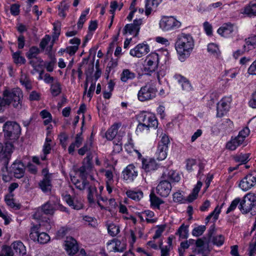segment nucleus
Here are the masks:
<instances>
[{
  "label": "nucleus",
  "instance_id": "22",
  "mask_svg": "<svg viewBox=\"0 0 256 256\" xmlns=\"http://www.w3.org/2000/svg\"><path fill=\"white\" fill-rule=\"evenodd\" d=\"M84 141L82 132L77 134L75 137L74 142H72L68 148V152L70 154H74L75 151V148H79Z\"/></svg>",
  "mask_w": 256,
  "mask_h": 256
},
{
  "label": "nucleus",
  "instance_id": "3",
  "mask_svg": "<svg viewBox=\"0 0 256 256\" xmlns=\"http://www.w3.org/2000/svg\"><path fill=\"white\" fill-rule=\"evenodd\" d=\"M2 98L8 106L12 104L16 109L22 108L23 94L18 88H6L3 91Z\"/></svg>",
  "mask_w": 256,
  "mask_h": 256
},
{
  "label": "nucleus",
  "instance_id": "64",
  "mask_svg": "<svg viewBox=\"0 0 256 256\" xmlns=\"http://www.w3.org/2000/svg\"><path fill=\"white\" fill-rule=\"evenodd\" d=\"M144 124V122H139V124L138 125L136 130L137 134H139L144 131H148L149 130L150 127L148 126H145Z\"/></svg>",
  "mask_w": 256,
  "mask_h": 256
},
{
  "label": "nucleus",
  "instance_id": "13",
  "mask_svg": "<svg viewBox=\"0 0 256 256\" xmlns=\"http://www.w3.org/2000/svg\"><path fill=\"white\" fill-rule=\"evenodd\" d=\"M232 102L230 97H224L222 98L217 105V116L222 117L230 108V104Z\"/></svg>",
  "mask_w": 256,
  "mask_h": 256
},
{
  "label": "nucleus",
  "instance_id": "47",
  "mask_svg": "<svg viewBox=\"0 0 256 256\" xmlns=\"http://www.w3.org/2000/svg\"><path fill=\"white\" fill-rule=\"evenodd\" d=\"M150 201L151 204L158 208H160V204L164 203V201L162 200L157 197L154 194H150Z\"/></svg>",
  "mask_w": 256,
  "mask_h": 256
},
{
  "label": "nucleus",
  "instance_id": "46",
  "mask_svg": "<svg viewBox=\"0 0 256 256\" xmlns=\"http://www.w3.org/2000/svg\"><path fill=\"white\" fill-rule=\"evenodd\" d=\"M3 166L1 168L0 170V174L2 177V180L4 182H8L10 180V172L8 171V165L4 164L2 162Z\"/></svg>",
  "mask_w": 256,
  "mask_h": 256
},
{
  "label": "nucleus",
  "instance_id": "32",
  "mask_svg": "<svg viewBox=\"0 0 256 256\" xmlns=\"http://www.w3.org/2000/svg\"><path fill=\"white\" fill-rule=\"evenodd\" d=\"M202 186V182L198 181L197 184L194 188L192 192L189 194L187 198V200L188 202H192L196 198L198 192Z\"/></svg>",
  "mask_w": 256,
  "mask_h": 256
},
{
  "label": "nucleus",
  "instance_id": "59",
  "mask_svg": "<svg viewBox=\"0 0 256 256\" xmlns=\"http://www.w3.org/2000/svg\"><path fill=\"white\" fill-rule=\"evenodd\" d=\"M224 238L222 234L216 236L212 238L213 244L218 246H222L224 242Z\"/></svg>",
  "mask_w": 256,
  "mask_h": 256
},
{
  "label": "nucleus",
  "instance_id": "29",
  "mask_svg": "<svg viewBox=\"0 0 256 256\" xmlns=\"http://www.w3.org/2000/svg\"><path fill=\"white\" fill-rule=\"evenodd\" d=\"M65 201L71 206L72 208L76 210H79L82 208V202L75 201L70 195H67L64 198Z\"/></svg>",
  "mask_w": 256,
  "mask_h": 256
},
{
  "label": "nucleus",
  "instance_id": "54",
  "mask_svg": "<svg viewBox=\"0 0 256 256\" xmlns=\"http://www.w3.org/2000/svg\"><path fill=\"white\" fill-rule=\"evenodd\" d=\"M206 229V227L205 226H199L193 229L192 234L195 236H199L202 234Z\"/></svg>",
  "mask_w": 256,
  "mask_h": 256
},
{
  "label": "nucleus",
  "instance_id": "33",
  "mask_svg": "<svg viewBox=\"0 0 256 256\" xmlns=\"http://www.w3.org/2000/svg\"><path fill=\"white\" fill-rule=\"evenodd\" d=\"M242 142V138H240V140L236 136L234 138H232L230 141L228 142L226 145V147L230 150H235L236 148L240 145Z\"/></svg>",
  "mask_w": 256,
  "mask_h": 256
},
{
  "label": "nucleus",
  "instance_id": "30",
  "mask_svg": "<svg viewBox=\"0 0 256 256\" xmlns=\"http://www.w3.org/2000/svg\"><path fill=\"white\" fill-rule=\"evenodd\" d=\"M246 44L243 46L244 52H248L256 44V36H252L245 40Z\"/></svg>",
  "mask_w": 256,
  "mask_h": 256
},
{
  "label": "nucleus",
  "instance_id": "55",
  "mask_svg": "<svg viewBox=\"0 0 256 256\" xmlns=\"http://www.w3.org/2000/svg\"><path fill=\"white\" fill-rule=\"evenodd\" d=\"M20 82L27 90H30L32 89L30 82L26 75H22L20 78Z\"/></svg>",
  "mask_w": 256,
  "mask_h": 256
},
{
  "label": "nucleus",
  "instance_id": "10",
  "mask_svg": "<svg viewBox=\"0 0 256 256\" xmlns=\"http://www.w3.org/2000/svg\"><path fill=\"white\" fill-rule=\"evenodd\" d=\"M144 70L150 72H154L158 68L159 56L157 53L152 52L148 54L144 61Z\"/></svg>",
  "mask_w": 256,
  "mask_h": 256
},
{
  "label": "nucleus",
  "instance_id": "15",
  "mask_svg": "<svg viewBox=\"0 0 256 256\" xmlns=\"http://www.w3.org/2000/svg\"><path fill=\"white\" fill-rule=\"evenodd\" d=\"M150 51L149 46L148 44L142 43L138 44L134 48L131 50L130 54L136 58H141L146 54Z\"/></svg>",
  "mask_w": 256,
  "mask_h": 256
},
{
  "label": "nucleus",
  "instance_id": "9",
  "mask_svg": "<svg viewBox=\"0 0 256 256\" xmlns=\"http://www.w3.org/2000/svg\"><path fill=\"white\" fill-rule=\"evenodd\" d=\"M138 121L144 122V125L148 126L150 128H156L158 127V122L154 114L148 112H142L139 115Z\"/></svg>",
  "mask_w": 256,
  "mask_h": 256
},
{
  "label": "nucleus",
  "instance_id": "41",
  "mask_svg": "<svg viewBox=\"0 0 256 256\" xmlns=\"http://www.w3.org/2000/svg\"><path fill=\"white\" fill-rule=\"evenodd\" d=\"M249 154H240L234 156L235 162H240V164H244L249 160Z\"/></svg>",
  "mask_w": 256,
  "mask_h": 256
},
{
  "label": "nucleus",
  "instance_id": "12",
  "mask_svg": "<svg viewBox=\"0 0 256 256\" xmlns=\"http://www.w3.org/2000/svg\"><path fill=\"white\" fill-rule=\"evenodd\" d=\"M170 144L168 137L164 135L162 136L160 141L158 143V150L156 152L157 158L159 160H164L167 156L168 144Z\"/></svg>",
  "mask_w": 256,
  "mask_h": 256
},
{
  "label": "nucleus",
  "instance_id": "24",
  "mask_svg": "<svg viewBox=\"0 0 256 256\" xmlns=\"http://www.w3.org/2000/svg\"><path fill=\"white\" fill-rule=\"evenodd\" d=\"M12 247L18 256H24L26 253V246L20 241L14 242L12 244Z\"/></svg>",
  "mask_w": 256,
  "mask_h": 256
},
{
  "label": "nucleus",
  "instance_id": "31",
  "mask_svg": "<svg viewBox=\"0 0 256 256\" xmlns=\"http://www.w3.org/2000/svg\"><path fill=\"white\" fill-rule=\"evenodd\" d=\"M243 13L250 17L256 16V3L250 2L246 6Z\"/></svg>",
  "mask_w": 256,
  "mask_h": 256
},
{
  "label": "nucleus",
  "instance_id": "44",
  "mask_svg": "<svg viewBox=\"0 0 256 256\" xmlns=\"http://www.w3.org/2000/svg\"><path fill=\"white\" fill-rule=\"evenodd\" d=\"M69 6L64 2H62L58 7V15L64 18L66 15V12L68 11Z\"/></svg>",
  "mask_w": 256,
  "mask_h": 256
},
{
  "label": "nucleus",
  "instance_id": "34",
  "mask_svg": "<svg viewBox=\"0 0 256 256\" xmlns=\"http://www.w3.org/2000/svg\"><path fill=\"white\" fill-rule=\"evenodd\" d=\"M162 0H147L146 4V16L149 15L152 10V8H156L158 4L161 2Z\"/></svg>",
  "mask_w": 256,
  "mask_h": 256
},
{
  "label": "nucleus",
  "instance_id": "20",
  "mask_svg": "<svg viewBox=\"0 0 256 256\" xmlns=\"http://www.w3.org/2000/svg\"><path fill=\"white\" fill-rule=\"evenodd\" d=\"M142 168L146 172H149L157 169L158 165L154 159L151 158H142Z\"/></svg>",
  "mask_w": 256,
  "mask_h": 256
},
{
  "label": "nucleus",
  "instance_id": "48",
  "mask_svg": "<svg viewBox=\"0 0 256 256\" xmlns=\"http://www.w3.org/2000/svg\"><path fill=\"white\" fill-rule=\"evenodd\" d=\"M71 180L72 183L76 186V187L80 190H84L86 186L88 184V182L86 179H83L82 182L79 180H76V182H75L76 178L74 177L71 178Z\"/></svg>",
  "mask_w": 256,
  "mask_h": 256
},
{
  "label": "nucleus",
  "instance_id": "27",
  "mask_svg": "<svg viewBox=\"0 0 256 256\" xmlns=\"http://www.w3.org/2000/svg\"><path fill=\"white\" fill-rule=\"evenodd\" d=\"M136 74L128 69H124L120 74V80L122 82H128L136 78Z\"/></svg>",
  "mask_w": 256,
  "mask_h": 256
},
{
  "label": "nucleus",
  "instance_id": "38",
  "mask_svg": "<svg viewBox=\"0 0 256 256\" xmlns=\"http://www.w3.org/2000/svg\"><path fill=\"white\" fill-rule=\"evenodd\" d=\"M143 215L145 216L146 221L148 223L154 224L158 220V218L154 217V214L150 210H146L143 211Z\"/></svg>",
  "mask_w": 256,
  "mask_h": 256
},
{
  "label": "nucleus",
  "instance_id": "16",
  "mask_svg": "<svg viewBox=\"0 0 256 256\" xmlns=\"http://www.w3.org/2000/svg\"><path fill=\"white\" fill-rule=\"evenodd\" d=\"M172 189L170 183L168 180L161 181L156 187V192L162 197L168 196Z\"/></svg>",
  "mask_w": 256,
  "mask_h": 256
},
{
  "label": "nucleus",
  "instance_id": "19",
  "mask_svg": "<svg viewBox=\"0 0 256 256\" xmlns=\"http://www.w3.org/2000/svg\"><path fill=\"white\" fill-rule=\"evenodd\" d=\"M65 250L69 254H74L78 250L76 240L72 237L67 238L64 244Z\"/></svg>",
  "mask_w": 256,
  "mask_h": 256
},
{
  "label": "nucleus",
  "instance_id": "2",
  "mask_svg": "<svg viewBox=\"0 0 256 256\" xmlns=\"http://www.w3.org/2000/svg\"><path fill=\"white\" fill-rule=\"evenodd\" d=\"M56 204L52 200H48L38 209L33 214L34 219L40 220L41 223H46V229H50V220L45 215L52 216L56 210Z\"/></svg>",
  "mask_w": 256,
  "mask_h": 256
},
{
  "label": "nucleus",
  "instance_id": "36",
  "mask_svg": "<svg viewBox=\"0 0 256 256\" xmlns=\"http://www.w3.org/2000/svg\"><path fill=\"white\" fill-rule=\"evenodd\" d=\"M176 235H178L180 239H186L188 236V226L184 224H182L176 232Z\"/></svg>",
  "mask_w": 256,
  "mask_h": 256
},
{
  "label": "nucleus",
  "instance_id": "18",
  "mask_svg": "<svg viewBox=\"0 0 256 256\" xmlns=\"http://www.w3.org/2000/svg\"><path fill=\"white\" fill-rule=\"evenodd\" d=\"M24 172L25 166L22 162H15L12 165L10 172L14 174L15 178H22L24 176Z\"/></svg>",
  "mask_w": 256,
  "mask_h": 256
},
{
  "label": "nucleus",
  "instance_id": "37",
  "mask_svg": "<svg viewBox=\"0 0 256 256\" xmlns=\"http://www.w3.org/2000/svg\"><path fill=\"white\" fill-rule=\"evenodd\" d=\"M123 32L124 34L128 33L136 37L138 36L139 31L138 28H136L132 24H130L126 25L123 30Z\"/></svg>",
  "mask_w": 256,
  "mask_h": 256
},
{
  "label": "nucleus",
  "instance_id": "17",
  "mask_svg": "<svg viewBox=\"0 0 256 256\" xmlns=\"http://www.w3.org/2000/svg\"><path fill=\"white\" fill-rule=\"evenodd\" d=\"M12 150L13 145L10 142L6 143L4 147H3L2 150L0 152L1 160L4 164H8Z\"/></svg>",
  "mask_w": 256,
  "mask_h": 256
},
{
  "label": "nucleus",
  "instance_id": "49",
  "mask_svg": "<svg viewBox=\"0 0 256 256\" xmlns=\"http://www.w3.org/2000/svg\"><path fill=\"white\" fill-rule=\"evenodd\" d=\"M108 234L112 236H116L120 232V228L118 226L114 224H110L108 226Z\"/></svg>",
  "mask_w": 256,
  "mask_h": 256
},
{
  "label": "nucleus",
  "instance_id": "58",
  "mask_svg": "<svg viewBox=\"0 0 256 256\" xmlns=\"http://www.w3.org/2000/svg\"><path fill=\"white\" fill-rule=\"evenodd\" d=\"M29 60V64L34 68L40 65L42 62V60L39 56L32 58H28Z\"/></svg>",
  "mask_w": 256,
  "mask_h": 256
},
{
  "label": "nucleus",
  "instance_id": "57",
  "mask_svg": "<svg viewBox=\"0 0 256 256\" xmlns=\"http://www.w3.org/2000/svg\"><path fill=\"white\" fill-rule=\"evenodd\" d=\"M50 240V236L46 232H41L39 234L38 242L40 244H46Z\"/></svg>",
  "mask_w": 256,
  "mask_h": 256
},
{
  "label": "nucleus",
  "instance_id": "61",
  "mask_svg": "<svg viewBox=\"0 0 256 256\" xmlns=\"http://www.w3.org/2000/svg\"><path fill=\"white\" fill-rule=\"evenodd\" d=\"M68 228L66 227H62L57 232L56 238L58 239L63 238L68 232Z\"/></svg>",
  "mask_w": 256,
  "mask_h": 256
},
{
  "label": "nucleus",
  "instance_id": "45",
  "mask_svg": "<svg viewBox=\"0 0 256 256\" xmlns=\"http://www.w3.org/2000/svg\"><path fill=\"white\" fill-rule=\"evenodd\" d=\"M40 50L36 46H32L29 50L26 53V55L28 58H32L38 57V55L40 54Z\"/></svg>",
  "mask_w": 256,
  "mask_h": 256
},
{
  "label": "nucleus",
  "instance_id": "63",
  "mask_svg": "<svg viewBox=\"0 0 256 256\" xmlns=\"http://www.w3.org/2000/svg\"><path fill=\"white\" fill-rule=\"evenodd\" d=\"M51 40V37L49 35H46L44 38H43L40 44V46L42 48V50H44L46 46L48 44Z\"/></svg>",
  "mask_w": 256,
  "mask_h": 256
},
{
  "label": "nucleus",
  "instance_id": "50",
  "mask_svg": "<svg viewBox=\"0 0 256 256\" xmlns=\"http://www.w3.org/2000/svg\"><path fill=\"white\" fill-rule=\"evenodd\" d=\"M50 91L53 96H58L61 92L60 84L58 82L53 83L51 86Z\"/></svg>",
  "mask_w": 256,
  "mask_h": 256
},
{
  "label": "nucleus",
  "instance_id": "11",
  "mask_svg": "<svg viewBox=\"0 0 256 256\" xmlns=\"http://www.w3.org/2000/svg\"><path fill=\"white\" fill-rule=\"evenodd\" d=\"M42 174L44 177L42 180L39 182L38 186L44 192H50L52 188V174L49 173L48 170L46 168L42 170Z\"/></svg>",
  "mask_w": 256,
  "mask_h": 256
},
{
  "label": "nucleus",
  "instance_id": "51",
  "mask_svg": "<svg viewBox=\"0 0 256 256\" xmlns=\"http://www.w3.org/2000/svg\"><path fill=\"white\" fill-rule=\"evenodd\" d=\"M90 12V9L87 8L81 14L78 21L77 23L78 27V28H82L86 20V16Z\"/></svg>",
  "mask_w": 256,
  "mask_h": 256
},
{
  "label": "nucleus",
  "instance_id": "39",
  "mask_svg": "<svg viewBox=\"0 0 256 256\" xmlns=\"http://www.w3.org/2000/svg\"><path fill=\"white\" fill-rule=\"evenodd\" d=\"M39 222L40 224L38 226H34L33 227H32L30 230V238L34 242H38V236L40 234L38 232L39 226H45L44 224L41 223L40 222Z\"/></svg>",
  "mask_w": 256,
  "mask_h": 256
},
{
  "label": "nucleus",
  "instance_id": "42",
  "mask_svg": "<svg viewBox=\"0 0 256 256\" xmlns=\"http://www.w3.org/2000/svg\"><path fill=\"white\" fill-rule=\"evenodd\" d=\"M208 50L214 56L218 58L220 55V52L218 46L215 44L211 43L208 46Z\"/></svg>",
  "mask_w": 256,
  "mask_h": 256
},
{
  "label": "nucleus",
  "instance_id": "4",
  "mask_svg": "<svg viewBox=\"0 0 256 256\" xmlns=\"http://www.w3.org/2000/svg\"><path fill=\"white\" fill-rule=\"evenodd\" d=\"M256 208V194L248 193L240 200L238 208L242 214H247Z\"/></svg>",
  "mask_w": 256,
  "mask_h": 256
},
{
  "label": "nucleus",
  "instance_id": "35",
  "mask_svg": "<svg viewBox=\"0 0 256 256\" xmlns=\"http://www.w3.org/2000/svg\"><path fill=\"white\" fill-rule=\"evenodd\" d=\"M118 124H113L106 132V137L108 140H112L116 136L118 128Z\"/></svg>",
  "mask_w": 256,
  "mask_h": 256
},
{
  "label": "nucleus",
  "instance_id": "25",
  "mask_svg": "<svg viewBox=\"0 0 256 256\" xmlns=\"http://www.w3.org/2000/svg\"><path fill=\"white\" fill-rule=\"evenodd\" d=\"M174 78L181 84L182 88L184 90L190 91L192 87L188 80L179 74H176L174 76Z\"/></svg>",
  "mask_w": 256,
  "mask_h": 256
},
{
  "label": "nucleus",
  "instance_id": "28",
  "mask_svg": "<svg viewBox=\"0 0 256 256\" xmlns=\"http://www.w3.org/2000/svg\"><path fill=\"white\" fill-rule=\"evenodd\" d=\"M92 147V142L91 140H87L82 147L79 148L78 152L80 156H84L86 154L91 153L90 150Z\"/></svg>",
  "mask_w": 256,
  "mask_h": 256
},
{
  "label": "nucleus",
  "instance_id": "1",
  "mask_svg": "<svg viewBox=\"0 0 256 256\" xmlns=\"http://www.w3.org/2000/svg\"><path fill=\"white\" fill-rule=\"evenodd\" d=\"M194 46V41L190 34L181 33L178 35L175 42V48L180 61H184L185 58L190 56Z\"/></svg>",
  "mask_w": 256,
  "mask_h": 256
},
{
  "label": "nucleus",
  "instance_id": "53",
  "mask_svg": "<svg viewBox=\"0 0 256 256\" xmlns=\"http://www.w3.org/2000/svg\"><path fill=\"white\" fill-rule=\"evenodd\" d=\"M240 198H236L235 199H234L231 202L230 206L228 208L226 214H228L232 212H233L234 210H236V207L238 206V204H240Z\"/></svg>",
  "mask_w": 256,
  "mask_h": 256
},
{
  "label": "nucleus",
  "instance_id": "56",
  "mask_svg": "<svg viewBox=\"0 0 256 256\" xmlns=\"http://www.w3.org/2000/svg\"><path fill=\"white\" fill-rule=\"evenodd\" d=\"M12 58L14 62L17 64H24L26 62V59L20 55V52L14 53Z\"/></svg>",
  "mask_w": 256,
  "mask_h": 256
},
{
  "label": "nucleus",
  "instance_id": "26",
  "mask_svg": "<svg viewBox=\"0 0 256 256\" xmlns=\"http://www.w3.org/2000/svg\"><path fill=\"white\" fill-rule=\"evenodd\" d=\"M127 196L136 202L140 201L144 196V194L141 190H128L126 192Z\"/></svg>",
  "mask_w": 256,
  "mask_h": 256
},
{
  "label": "nucleus",
  "instance_id": "23",
  "mask_svg": "<svg viewBox=\"0 0 256 256\" xmlns=\"http://www.w3.org/2000/svg\"><path fill=\"white\" fill-rule=\"evenodd\" d=\"M108 246H112V248L114 252H123L126 250V244L124 242H122L118 240H114L107 243Z\"/></svg>",
  "mask_w": 256,
  "mask_h": 256
},
{
  "label": "nucleus",
  "instance_id": "52",
  "mask_svg": "<svg viewBox=\"0 0 256 256\" xmlns=\"http://www.w3.org/2000/svg\"><path fill=\"white\" fill-rule=\"evenodd\" d=\"M167 176L169 180L172 182H178L180 179L178 174L173 170H169L167 174Z\"/></svg>",
  "mask_w": 256,
  "mask_h": 256
},
{
  "label": "nucleus",
  "instance_id": "8",
  "mask_svg": "<svg viewBox=\"0 0 256 256\" xmlns=\"http://www.w3.org/2000/svg\"><path fill=\"white\" fill-rule=\"evenodd\" d=\"M239 187L244 191H247L256 186V171L245 176L240 182Z\"/></svg>",
  "mask_w": 256,
  "mask_h": 256
},
{
  "label": "nucleus",
  "instance_id": "7",
  "mask_svg": "<svg viewBox=\"0 0 256 256\" xmlns=\"http://www.w3.org/2000/svg\"><path fill=\"white\" fill-rule=\"evenodd\" d=\"M156 90L150 84H146L142 86L138 94V98L142 102L154 98L156 95Z\"/></svg>",
  "mask_w": 256,
  "mask_h": 256
},
{
  "label": "nucleus",
  "instance_id": "5",
  "mask_svg": "<svg viewBox=\"0 0 256 256\" xmlns=\"http://www.w3.org/2000/svg\"><path fill=\"white\" fill-rule=\"evenodd\" d=\"M4 136L11 140L18 138L20 134V126L15 122L8 121L3 126Z\"/></svg>",
  "mask_w": 256,
  "mask_h": 256
},
{
  "label": "nucleus",
  "instance_id": "40",
  "mask_svg": "<svg viewBox=\"0 0 256 256\" xmlns=\"http://www.w3.org/2000/svg\"><path fill=\"white\" fill-rule=\"evenodd\" d=\"M224 204V203H222L220 208H219L218 206H217L214 208V210L206 216V223L210 221L211 218H212L214 221H216L218 220V215L220 212L221 208L223 206Z\"/></svg>",
  "mask_w": 256,
  "mask_h": 256
},
{
  "label": "nucleus",
  "instance_id": "6",
  "mask_svg": "<svg viewBox=\"0 0 256 256\" xmlns=\"http://www.w3.org/2000/svg\"><path fill=\"white\" fill-rule=\"evenodd\" d=\"M181 22L174 16H163L159 22L160 28L163 31H170L178 28Z\"/></svg>",
  "mask_w": 256,
  "mask_h": 256
},
{
  "label": "nucleus",
  "instance_id": "60",
  "mask_svg": "<svg viewBox=\"0 0 256 256\" xmlns=\"http://www.w3.org/2000/svg\"><path fill=\"white\" fill-rule=\"evenodd\" d=\"M68 138V136L65 133H62L59 136L60 144L62 148L64 150L66 149L67 146V140Z\"/></svg>",
  "mask_w": 256,
  "mask_h": 256
},
{
  "label": "nucleus",
  "instance_id": "43",
  "mask_svg": "<svg viewBox=\"0 0 256 256\" xmlns=\"http://www.w3.org/2000/svg\"><path fill=\"white\" fill-rule=\"evenodd\" d=\"M92 154L88 153L84 159L83 166L90 172L93 168L92 163Z\"/></svg>",
  "mask_w": 256,
  "mask_h": 256
},
{
  "label": "nucleus",
  "instance_id": "62",
  "mask_svg": "<svg viewBox=\"0 0 256 256\" xmlns=\"http://www.w3.org/2000/svg\"><path fill=\"white\" fill-rule=\"evenodd\" d=\"M250 130L248 127L244 128L242 130L239 132L237 137L240 140L242 138V142H244L245 138L248 136Z\"/></svg>",
  "mask_w": 256,
  "mask_h": 256
},
{
  "label": "nucleus",
  "instance_id": "21",
  "mask_svg": "<svg viewBox=\"0 0 256 256\" xmlns=\"http://www.w3.org/2000/svg\"><path fill=\"white\" fill-rule=\"evenodd\" d=\"M137 176L138 172L133 165H128L123 172L124 178L130 182L133 181Z\"/></svg>",
  "mask_w": 256,
  "mask_h": 256
},
{
  "label": "nucleus",
  "instance_id": "14",
  "mask_svg": "<svg viewBox=\"0 0 256 256\" xmlns=\"http://www.w3.org/2000/svg\"><path fill=\"white\" fill-rule=\"evenodd\" d=\"M236 31L234 24L228 22L224 24L218 30V33L224 38H230L235 34Z\"/></svg>",
  "mask_w": 256,
  "mask_h": 256
}]
</instances>
